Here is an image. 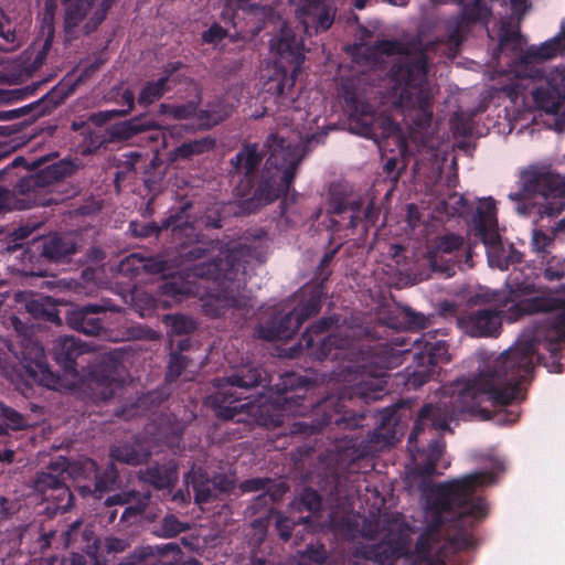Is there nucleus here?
Returning <instances> with one entry per match:
<instances>
[{"label":"nucleus","mask_w":565,"mask_h":565,"mask_svg":"<svg viewBox=\"0 0 565 565\" xmlns=\"http://www.w3.org/2000/svg\"><path fill=\"white\" fill-rule=\"evenodd\" d=\"M395 345L388 342H377L369 347V356L355 366L353 375L337 394H331L317 404L306 402V394L310 381L297 373L287 372L280 375L279 382L274 385V404L287 414H302L308 407L312 408L317 418L298 420L291 424L290 435L311 436L322 431L328 426L349 429V434L334 438L333 459L339 469L348 473H359L365 468L363 465L379 447L392 446L402 435L395 419V411L385 408L381 422L373 429L367 439L358 436L353 429L360 426L362 415L350 414L347 402L355 398L364 402L380 399L387 392V371L399 366L406 354L412 350L406 348L405 339H394Z\"/></svg>","instance_id":"1"},{"label":"nucleus","mask_w":565,"mask_h":565,"mask_svg":"<svg viewBox=\"0 0 565 565\" xmlns=\"http://www.w3.org/2000/svg\"><path fill=\"white\" fill-rule=\"evenodd\" d=\"M521 315L551 312L540 321L532 340L518 342L487 364L475 380L457 386L449 398L436 404L427 403L419 409L413 429L408 436L409 450L419 451L418 438L428 431H450L449 424L458 422L465 414H479L483 418L491 416V407H504L521 401V384L531 380L534 360L541 363L536 343L556 356L561 344L565 342V299L551 296H535L520 300L515 305Z\"/></svg>","instance_id":"2"},{"label":"nucleus","mask_w":565,"mask_h":565,"mask_svg":"<svg viewBox=\"0 0 565 565\" xmlns=\"http://www.w3.org/2000/svg\"><path fill=\"white\" fill-rule=\"evenodd\" d=\"M493 482L492 472L476 471L435 486L427 497L430 520L417 537L406 565H447L450 555L473 547L471 529L488 514L484 499L475 492Z\"/></svg>","instance_id":"3"},{"label":"nucleus","mask_w":565,"mask_h":565,"mask_svg":"<svg viewBox=\"0 0 565 565\" xmlns=\"http://www.w3.org/2000/svg\"><path fill=\"white\" fill-rule=\"evenodd\" d=\"M493 482L492 472L476 471L435 486L427 497L430 520L417 537L406 565H447L450 555L473 547L471 529L488 514L484 499L475 492Z\"/></svg>","instance_id":"4"},{"label":"nucleus","mask_w":565,"mask_h":565,"mask_svg":"<svg viewBox=\"0 0 565 565\" xmlns=\"http://www.w3.org/2000/svg\"><path fill=\"white\" fill-rule=\"evenodd\" d=\"M192 207L193 203L185 201L179 207H172L162 220V226L171 230L175 242L177 265L188 266L218 250L212 260L190 268L191 274L188 276L209 279L216 285V294L205 303V311L213 317L224 315L230 308H245L248 303L246 264L249 247L238 244L223 248L221 239L209 237L190 221Z\"/></svg>","instance_id":"5"},{"label":"nucleus","mask_w":565,"mask_h":565,"mask_svg":"<svg viewBox=\"0 0 565 565\" xmlns=\"http://www.w3.org/2000/svg\"><path fill=\"white\" fill-rule=\"evenodd\" d=\"M427 44L414 56L411 55L409 43L398 40H377L374 50L387 56L401 55L388 71L393 95L398 97L401 106L409 109L413 125L426 129L433 121V92L427 78L428 49L435 50L437 44Z\"/></svg>","instance_id":"6"},{"label":"nucleus","mask_w":565,"mask_h":565,"mask_svg":"<svg viewBox=\"0 0 565 565\" xmlns=\"http://www.w3.org/2000/svg\"><path fill=\"white\" fill-rule=\"evenodd\" d=\"M269 156L258 175L239 180L235 186L238 213L249 215L271 204L290 190L302 156L296 146L278 135H269L264 143Z\"/></svg>","instance_id":"7"},{"label":"nucleus","mask_w":565,"mask_h":565,"mask_svg":"<svg viewBox=\"0 0 565 565\" xmlns=\"http://www.w3.org/2000/svg\"><path fill=\"white\" fill-rule=\"evenodd\" d=\"M376 82L375 71L360 72L343 78L340 88L341 97L349 113L350 130L370 139H375L379 136V130L384 137L388 136L392 130H398V127L390 118L379 116L367 100V95Z\"/></svg>","instance_id":"8"},{"label":"nucleus","mask_w":565,"mask_h":565,"mask_svg":"<svg viewBox=\"0 0 565 565\" xmlns=\"http://www.w3.org/2000/svg\"><path fill=\"white\" fill-rule=\"evenodd\" d=\"M364 202L360 193L345 182L332 183L327 199V214L330 216L329 230L331 236L329 246H332L338 236L339 239L348 238V234L341 236L343 230L354 232L359 225L367 231L374 226L380 216V207L370 201L363 209Z\"/></svg>","instance_id":"9"},{"label":"nucleus","mask_w":565,"mask_h":565,"mask_svg":"<svg viewBox=\"0 0 565 565\" xmlns=\"http://www.w3.org/2000/svg\"><path fill=\"white\" fill-rule=\"evenodd\" d=\"M266 372L255 365H244L227 377L217 380L218 391L207 397V405L215 416L223 420H231L237 414L250 413L254 401L245 396L250 388L266 385Z\"/></svg>","instance_id":"10"},{"label":"nucleus","mask_w":565,"mask_h":565,"mask_svg":"<svg viewBox=\"0 0 565 565\" xmlns=\"http://www.w3.org/2000/svg\"><path fill=\"white\" fill-rule=\"evenodd\" d=\"M473 224L475 235L484 244L491 267L507 270L511 265L522 263L523 254L512 244L505 246L501 239L495 217V203L492 199L477 207Z\"/></svg>","instance_id":"11"},{"label":"nucleus","mask_w":565,"mask_h":565,"mask_svg":"<svg viewBox=\"0 0 565 565\" xmlns=\"http://www.w3.org/2000/svg\"><path fill=\"white\" fill-rule=\"evenodd\" d=\"M430 333L423 334L413 341L417 351L413 353V364L408 365L402 377L405 386L417 390L438 374V364L448 363V343L445 340H435Z\"/></svg>","instance_id":"12"},{"label":"nucleus","mask_w":565,"mask_h":565,"mask_svg":"<svg viewBox=\"0 0 565 565\" xmlns=\"http://www.w3.org/2000/svg\"><path fill=\"white\" fill-rule=\"evenodd\" d=\"M339 321L340 318L337 315L320 318L302 333L298 349L307 356L320 362L342 359L347 354L351 340L337 333L323 335Z\"/></svg>","instance_id":"13"},{"label":"nucleus","mask_w":565,"mask_h":565,"mask_svg":"<svg viewBox=\"0 0 565 565\" xmlns=\"http://www.w3.org/2000/svg\"><path fill=\"white\" fill-rule=\"evenodd\" d=\"M77 472H73V466L64 457L52 461L45 470L38 472L34 479V490L42 495L43 501L49 502L54 512H67L72 505L74 495L66 484V480Z\"/></svg>","instance_id":"14"},{"label":"nucleus","mask_w":565,"mask_h":565,"mask_svg":"<svg viewBox=\"0 0 565 565\" xmlns=\"http://www.w3.org/2000/svg\"><path fill=\"white\" fill-rule=\"evenodd\" d=\"M433 271L447 278L456 274V268H472V248L466 238L455 233L438 236L435 246L427 252Z\"/></svg>","instance_id":"15"},{"label":"nucleus","mask_w":565,"mask_h":565,"mask_svg":"<svg viewBox=\"0 0 565 565\" xmlns=\"http://www.w3.org/2000/svg\"><path fill=\"white\" fill-rule=\"evenodd\" d=\"M322 306V289L317 287L312 297L302 298L288 313L269 319L258 328V337L266 341L288 340L299 330L302 323L316 316Z\"/></svg>","instance_id":"16"},{"label":"nucleus","mask_w":565,"mask_h":565,"mask_svg":"<svg viewBox=\"0 0 565 565\" xmlns=\"http://www.w3.org/2000/svg\"><path fill=\"white\" fill-rule=\"evenodd\" d=\"M15 354L29 380L50 390L57 388L60 375L50 369L44 348L38 341L22 340L20 351Z\"/></svg>","instance_id":"17"},{"label":"nucleus","mask_w":565,"mask_h":565,"mask_svg":"<svg viewBox=\"0 0 565 565\" xmlns=\"http://www.w3.org/2000/svg\"><path fill=\"white\" fill-rule=\"evenodd\" d=\"M522 189L532 196L565 198V178L547 164H532L521 173Z\"/></svg>","instance_id":"18"},{"label":"nucleus","mask_w":565,"mask_h":565,"mask_svg":"<svg viewBox=\"0 0 565 565\" xmlns=\"http://www.w3.org/2000/svg\"><path fill=\"white\" fill-rule=\"evenodd\" d=\"M491 15V9L482 0H476L472 4L465 8L462 15L449 19L446 22V34L435 42H431L430 45L445 44L448 49V54L456 56L463 41V33L469 26V22L487 24Z\"/></svg>","instance_id":"19"},{"label":"nucleus","mask_w":565,"mask_h":565,"mask_svg":"<svg viewBox=\"0 0 565 565\" xmlns=\"http://www.w3.org/2000/svg\"><path fill=\"white\" fill-rule=\"evenodd\" d=\"M78 252L76 238L70 235L54 234L50 236H33L28 243L29 259L41 258L47 263L67 264Z\"/></svg>","instance_id":"20"},{"label":"nucleus","mask_w":565,"mask_h":565,"mask_svg":"<svg viewBox=\"0 0 565 565\" xmlns=\"http://www.w3.org/2000/svg\"><path fill=\"white\" fill-rule=\"evenodd\" d=\"M338 12L335 0H298L296 18L308 36L327 32Z\"/></svg>","instance_id":"21"},{"label":"nucleus","mask_w":565,"mask_h":565,"mask_svg":"<svg viewBox=\"0 0 565 565\" xmlns=\"http://www.w3.org/2000/svg\"><path fill=\"white\" fill-rule=\"evenodd\" d=\"M363 562H355L353 565H394L402 557L405 559L411 555L407 548V541L397 534H387L381 541L366 544L359 550Z\"/></svg>","instance_id":"22"},{"label":"nucleus","mask_w":565,"mask_h":565,"mask_svg":"<svg viewBox=\"0 0 565 565\" xmlns=\"http://www.w3.org/2000/svg\"><path fill=\"white\" fill-rule=\"evenodd\" d=\"M72 172V164L66 161H60L40 169L34 174L23 177L15 184L14 191L26 196L28 204L22 209L31 207V202L38 204L36 195L49 185L57 182Z\"/></svg>","instance_id":"23"},{"label":"nucleus","mask_w":565,"mask_h":565,"mask_svg":"<svg viewBox=\"0 0 565 565\" xmlns=\"http://www.w3.org/2000/svg\"><path fill=\"white\" fill-rule=\"evenodd\" d=\"M73 472H77V477L82 476L85 479H94L92 486H77V490L82 497L93 494L95 498L100 499L105 492L113 490L119 480V471L114 462H110L103 471H99L94 460L86 459L82 462L74 463Z\"/></svg>","instance_id":"24"},{"label":"nucleus","mask_w":565,"mask_h":565,"mask_svg":"<svg viewBox=\"0 0 565 565\" xmlns=\"http://www.w3.org/2000/svg\"><path fill=\"white\" fill-rule=\"evenodd\" d=\"M459 327L469 335L477 338L497 337L501 329L500 311L493 308H482L461 313Z\"/></svg>","instance_id":"25"},{"label":"nucleus","mask_w":565,"mask_h":565,"mask_svg":"<svg viewBox=\"0 0 565 565\" xmlns=\"http://www.w3.org/2000/svg\"><path fill=\"white\" fill-rule=\"evenodd\" d=\"M105 313V308L99 305L88 303L66 313L67 326L85 335L104 337L107 333L105 323L99 315Z\"/></svg>","instance_id":"26"},{"label":"nucleus","mask_w":565,"mask_h":565,"mask_svg":"<svg viewBox=\"0 0 565 565\" xmlns=\"http://www.w3.org/2000/svg\"><path fill=\"white\" fill-rule=\"evenodd\" d=\"M68 94L70 92H65L60 86H55L40 99L33 103L17 109L0 111V119L11 120L25 115H31L33 118H38L51 114L57 106L65 102V99L68 97Z\"/></svg>","instance_id":"27"},{"label":"nucleus","mask_w":565,"mask_h":565,"mask_svg":"<svg viewBox=\"0 0 565 565\" xmlns=\"http://www.w3.org/2000/svg\"><path fill=\"white\" fill-rule=\"evenodd\" d=\"M446 448V443L444 440L443 435L438 434L436 437L430 438L427 449L424 450V459L416 465L414 469V475L422 478L420 489L427 501V497L430 494L431 489L435 486L441 484H430L428 480L437 473V463L441 459L444 451Z\"/></svg>","instance_id":"28"},{"label":"nucleus","mask_w":565,"mask_h":565,"mask_svg":"<svg viewBox=\"0 0 565 565\" xmlns=\"http://www.w3.org/2000/svg\"><path fill=\"white\" fill-rule=\"evenodd\" d=\"M87 353V345L74 337L58 338L53 347L55 362L65 375L77 376V359Z\"/></svg>","instance_id":"29"},{"label":"nucleus","mask_w":565,"mask_h":565,"mask_svg":"<svg viewBox=\"0 0 565 565\" xmlns=\"http://www.w3.org/2000/svg\"><path fill=\"white\" fill-rule=\"evenodd\" d=\"M138 478L157 490L171 491L179 480L178 463L173 460L163 463L153 462L140 469Z\"/></svg>","instance_id":"30"},{"label":"nucleus","mask_w":565,"mask_h":565,"mask_svg":"<svg viewBox=\"0 0 565 565\" xmlns=\"http://www.w3.org/2000/svg\"><path fill=\"white\" fill-rule=\"evenodd\" d=\"M265 152L259 148L258 143H246L230 160V175H241V180H252L258 170Z\"/></svg>","instance_id":"31"},{"label":"nucleus","mask_w":565,"mask_h":565,"mask_svg":"<svg viewBox=\"0 0 565 565\" xmlns=\"http://www.w3.org/2000/svg\"><path fill=\"white\" fill-rule=\"evenodd\" d=\"M271 47L281 60L294 65V71L298 70L305 61L302 41L289 28L280 30L279 34L271 41Z\"/></svg>","instance_id":"32"},{"label":"nucleus","mask_w":565,"mask_h":565,"mask_svg":"<svg viewBox=\"0 0 565 565\" xmlns=\"http://www.w3.org/2000/svg\"><path fill=\"white\" fill-rule=\"evenodd\" d=\"M151 500V492L146 491L140 493L138 491H128L122 493H116L114 495L108 497L105 500L106 507H113L116 504L124 505L128 504L121 513L120 521L124 523H130L136 521L138 516H140L146 509L148 508Z\"/></svg>","instance_id":"33"},{"label":"nucleus","mask_w":565,"mask_h":565,"mask_svg":"<svg viewBox=\"0 0 565 565\" xmlns=\"http://www.w3.org/2000/svg\"><path fill=\"white\" fill-rule=\"evenodd\" d=\"M535 105L547 114L556 115L565 104V78L561 79L559 85L554 84V79L547 82V86L537 87L533 92Z\"/></svg>","instance_id":"34"},{"label":"nucleus","mask_w":565,"mask_h":565,"mask_svg":"<svg viewBox=\"0 0 565 565\" xmlns=\"http://www.w3.org/2000/svg\"><path fill=\"white\" fill-rule=\"evenodd\" d=\"M565 53V30H562L552 39L545 41L540 46H530L522 55L521 62L530 64L543 62Z\"/></svg>","instance_id":"35"},{"label":"nucleus","mask_w":565,"mask_h":565,"mask_svg":"<svg viewBox=\"0 0 565 565\" xmlns=\"http://www.w3.org/2000/svg\"><path fill=\"white\" fill-rule=\"evenodd\" d=\"M273 487L274 481L269 478H252L244 480L239 484V489L244 493L263 491L255 498L253 503V508L255 509L266 508L280 499L282 493L278 491H271Z\"/></svg>","instance_id":"36"},{"label":"nucleus","mask_w":565,"mask_h":565,"mask_svg":"<svg viewBox=\"0 0 565 565\" xmlns=\"http://www.w3.org/2000/svg\"><path fill=\"white\" fill-rule=\"evenodd\" d=\"M26 311L39 321L50 322L55 326L62 324L60 317V310L53 300L49 296L38 295L25 303Z\"/></svg>","instance_id":"37"},{"label":"nucleus","mask_w":565,"mask_h":565,"mask_svg":"<svg viewBox=\"0 0 565 565\" xmlns=\"http://www.w3.org/2000/svg\"><path fill=\"white\" fill-rule=\"evenodd\" d=\"M337 498H333V493H331V500L335 502L337 508H341V512L334 510V507H331L330 512V524L339 531L353 532L356 527V522L354 518L349 513V509L352 503L348 495H340L338 491V487H335Z\"/></svg>","instance_id":"38"},{"label":"nucleus","mask_w":565,"mask_h":565,"mask_svg":"<svg viewBox=\"0 0 565 565\" xmlns=\"http://www.w3.org/2000/svg\"><path fill=\"white\" fill-rule=\"evenodd\" d=\"M295 82L292 75L282 74L267 83V92L275 96V102L280 108H289L295 103Z\"/></svg>","instance_id":"39"},{"label":"nucleus","mask_w":565,"mask_h":565,"mask_svg":"<svg viewBox=\"0 0 565 565\" xmlns=\"http://www.w3.org/2000/svg\"><path fill=\"white\" fill-rule=\"evenodd\" d=\"M110 457L121 463L139 466L149 460L151 451L142 444H124L111 448Z\"/></svg>","instance_id":"40"},{"label":"nucleus","mask_w":565,"mask_h":565,"mask_svg":"<svg viewBox=\"0 0 565 565\" xmlns=\"http://www.w3.org/2000/svg\"><path fill=\"white\" fill-rule=\"evenodd\" d=\"M429 320L420 312L414 311L409 307H403L398 316H388L386 326L392 329L420 330L425 329Z\"/></svg>","instance_id":"41"},{"label":"nucleus","mask_w":565,"mask_h":565,"mask_svg":"<svg viewBox=\"0 0 565 565\" xmlns=\"http://www.w3.org/2000/svg\"><path fill=\"white\" fill-rule=\"evenodd\" d=\"M160 129L161 126L154 119L142 115L122 122L118 128V135L124 139H130L145 131H156V136L151 135L149 138L157 140Z\"/></svg>","instance_id":"42"},{"label":"nucleus","mask_w":565,"mask_h":565,"mask_svg":"<svg viewBox=\"0 0 565 565\" xmlns=\"http://www.w3.org/2000/svg\"><path fill=\"white\" fill-rule=\"evenodd\" d=\"M0 436L7 435L8 430H24L33 426L29 416L2 403L0 404Z\"/></svg>","instance_id":"43"},{"label":"nucleus","mask_w":565,"mask_h":565,"mask_svg":"<svg viewBox=\"0 0 565 565\" xmlns=\"http://www.w3.org/2000/svg\"><path fill=\"white\" fill-rule=\"evenodd\" d=\"M231 114L232 106L224 98L216 97L209 103L207 109L200 111L199 119L207 127H212L227 119Z\"/></svg>","instance_id":"44"},{"label":"nucleus","mask_w":565,"mask_h":565,"mask_svg":"<svg viewBox=\"0 0 565 565\" xmlns=\"http://www.w3.org/2000/svg\"><path fill=\"white\" fill-rule=\"evenodd\" d=\"M159 288L162 295L181 301L194 294L195 286L182 276H173L164 280Z\"/></svg>","instance_id":"45"},{"label":"nucleus","mask_w":565,"mask_h":565,"mask_svg":"<svg viewBox=\"0 0 565 565\" xmlns=\"http://www.w3.org/2000/svg\"><path fill=\"white\" fill-rule=\"evenodd\" d=\"M170 89V86L164 83V79L158 78L156 81H148L141 87L137 103L139 106L146 108L161 99Z\"/></svg>","instance_id":"46"},{"label":"nucleus","mask_w":565,"mask_h":565,"mask_svg":"<svg viewBox=\"0 0 565 565\" xmlns=\"http://www.w3.org/2000/svg\"><path fill=\"white\" fill-rule=\"evenodd\" d=\"M507 287L509 288L510 296L513 300L524 296L534 295L539 291L532 280L523 278V274L521 271H513L509 275L507 279Z\"/></svg>","instance_id":"47"},{"label":"nucleus","mask_w":565,"mask_h":565,"mask_svg":"<svg viewBox=\"0 0 565 565\" xmlns=\"http://www.w3.org/2000/svg\"><path fill=\"white\" fill-rule=\"evenodd\" d=\"M215 147V141L211 138H202L188 142H183L174 150L175 158L190 159L193 156L202 154L212 150Z\"/></svg>","instance_id":"48"},{"label":"nucleus","mask_w":565,"mask_h":565,"mask_svg":"<svg viewBox=\"0 0 565 565\" xmlns=\"http://www.w3.org/2000/svg\"><path fill=\"white\" fill-rule=\"evenodd\" d=\"M163 322L170 328L171 334L183 335L193 332L196 323L188 316L175 313L167 315Z\"/></svg>","instance_id":"49"},{"label":"nucleus","mask_w":565,"mask_h":565,"mask_svg":"<svg viewBox=\"0 0 565 565\" xmlns=\"http://www.w3.org/2000/svg\"><path fill=\"white\" fill-rule=\"evenodd\" d=\"M543 277L547 281H555L565 278V257L557 255H547L544 260Z\"/></svg>","instance_id":"50"},{"label":"nucleus","mask_w":565,"mask_h":565,"mask_svg":"<svg viewBox=\"0 0 565 565\" xmlns=\"http://www.w3.org/2000/svg\"><path fill=\"white\" fill-rule=\"evenodd\" d=\"M299 511L318 513L322 508V498L319 492L312 488H305L296 500Z\"/></svg>","instance_id":"51"},{"label":"nucleus","mask_w":565,"mask_h":565,"mask_svg":"<svg viewBox=\"0 0 565 565\" xmlns=\"http://www.w3.org/2000/svg\"><path fill=\"white\" fill-rule=\"evenodd\" d=\"M189 525L181 522L174 514H167L160 523V527L156 530V534L160 537H175L180 533L185 532Z\"/></svg>","instance_id":"52"},{"label":"nucleus","mask_w":565,"mask_h":565,"mask_svg":"<svg viewBox=\"0 0 565 565\" xmlns=\"http://www.w3.org/2000/svg\"><path fill=\"white\" fill-rule=\"evenodd\" d=\"M299 524L311 526V516H299L298 520L295 521L290 518L279 515L276 521V530L278 532L279 537L284 542H288L292 536V531L295 526Z\"/></svg>","instance_id":"53"},{"label":"nucleus","mask_w":565,"mask_h":565,"mask_svg":"<svg viewBox=\"0 0 565 565\" xmlns=\"http://www.w3.org/2000/svg\"><path fill=\"white\" fill-rule=\"evenodd\" d=\"M189 365V358L180 352H171L167 366L166 381L172 383L179 379Z\"/></svg>","instance_id":"54"},{"label":"nucleus","mask_w":565,"mask_h":565,"mask_svg":"<svg viewBox=\"0 0 565 565\" xmlns=\"http://www.w3.org/2000/svg\"><path fill=\"white\" fill-rule=\"evenodd\" d=\"M330 276H331V270L329 267H321V265H318L316 273H315L313 281L311 284L306 285L301 289L302 298L306 299V298L312 297L313 291H316V288L321 287L322 299H323L326 296L324 284L329 280Z\"/></svg>","instance_id":"55"},{"label":"nucleus","mask_w":565,"mask_h":565,"mask_svg":"<svg viewBox=\"0 0 565 565\" xmlns=\"http://www.w3.org/2000/svg\"><path fill=\"white\" fill-rule=\"evenodd\" d=\"M554 244V238L541 230H535L532 235L531 246L533 252L540 254L542 260L550 255L548 248Z\"/></svg>","instance_id":"56"},{"label":"nucleus","mask_w":565,"mask_h":565,"mask_svg":"<svg viewBox=\"0 0 565 565\" xmlns=\"http://www.w3.org/2000/svg\"><path fill=\"white\" fill-rule=\"evenodd\" d=\"M142 262L143 256L135 253L130 254L121 260L119 270L131 276H138L141 271H143V267L141 266Z\"/></svg>","instance_id":"57"},{"label":"nucleus","mask_w":565,"mask_h":565,"mask_svg":"<svg viewBox=\"0 0 565 565\" xmlns=\"http://www.w3.org/2000/svg\"><path fill=\"white\" fill-rule=\"evenodd\" d=\"M129 227L135 236L143 237V238L150 237L153 235L158 236L162 230H167L166 227L162 226V224L159 226L154 222L145 223V224L131 222Z\"/></svg>","instance_id":"58"},{"label":"nucleus","mask_w":565,"mask_h":565,"mask_svg":"<svg viewBox=\"0 0 565 565\" xmlns=\"http://www.w3.org/2000/svg\"><path fill=\"white\" fill-rule=\"evenodd\" d=\"M34 228L30 226H20L15 228L12 233V242L13 245H8V250H14L17 248L23 247L25 245V250L28 249V243L31 241L29 237L33 234Z\"/></svg>","instance_id":"59"},{"label":"nucleus","mask_w":565,"mask_h":565,"mask_svg":"<svg viewBox=\"0 0 565 565\" xmlns=\"http://www.w3.org/2000/svg\"><path fill=\"white\" fill-rule=\"evenodd\" d=\"M227 35V31L220 24L213 23L206 31L202 33V41L207 44L217 45Z\"/></svg>","instance_id":"60"},{"label":"nucleus","mask_w":565,"mask_h":565,"mask_svg":"<svg viewBox=\"0 0 565 565\" xmlns=\"http://www.w3.org/2000/svg\"><path fill=\"white\" fill-rule=\"evenodd\" d=\"M198 113V103L194 100L173 106V119L182 120L194 117Z\"/></svg>","instance_id":"61"},{"label":"nucleus","mask_w":565,"mask_h":565,"mask_svg":"<svg viewBox=\"0 0 565 565\" xmlns=\"http://www.w3.org/2000/svg\"><path fill=\"white\" fill-rule=\"evenodd\" d=\"M193 490L195 503L203 504L212 501L213 492L209 482H194Z\"/></svg>","instance_id":"62"},{"label":"nucleus","mask_w":565,"mask_h":565,"mask_svg":"<svg viewBox=\"0 0 565 565\" xmlns=\"http://www.w3.org/2000/svg\"><path fill=\"white\" fill-rule=\"evenodd\" d=\"M302 557L308 558L309 561L320 565L322 564L326 558V550L322 545L320 546H313L308 545L305 552L302 553Z\"/></svg>","instance_id":"63"},{"label":"nucleus","mask_w":565,"mask_h":565,"mask_svg":"<svg viewBox=\"0 0 565 565\" xmlns=\"http://www.w3.org/2000/svg\"><path fill=\"white\" fill-rule=\"evenodd\" d=\"M520 38V31L512 30L509 25H503L499 36V45L503 47L509 43H518Z\"/></svg>","instance_id":"64"}]
</instances>
